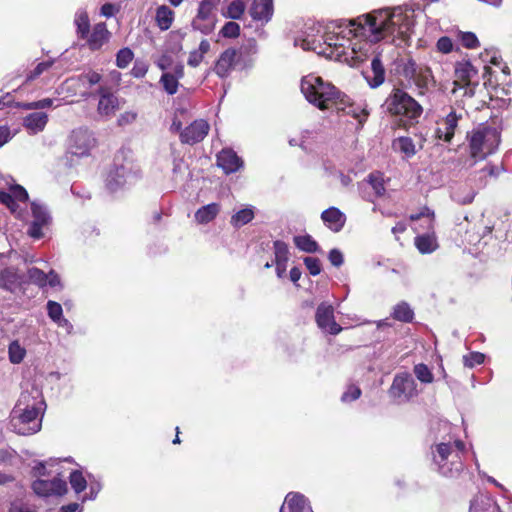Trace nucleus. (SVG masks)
Here are the masks:
<instances>
[{
	"instance_id": "nucleus-1",
	"label": "nucleus",
	"mask_w": 512,
	"mask_h": 512,
	"mask_svg": "<svg viewBox=\"0 0 512 512\" xmlns=\"http://www.w3.org/2000/svg\"><path fill=\"white\" fill-rule=\"evenodd\" d=\"M414 11L397 7L374 10L356 19L342 20L346 31L339 36H330L328 44L336 47L335 61L347 63L350 66L374 57L379 51V41L392 36V40L406 42L414 27Z\"/></svg>"
},
{
	"instance_id": "nucleus-2",
	"label": "nucleus",
	"mask_w": 512,
	"mask_h": 512,
	"mask_svg": "<svg viewBox=\"0 0 512 512\" xmlns=\"http://www.w3.org/2000/svg\"><path fill=\"white\" fill-rule=\"evenodd\" d=\"M43 405L37 389L22 392L10 414L11 430L19 435H32L40 431Z\"/></svg>"
},
{
	"instance_id": "nucleus-3",
	"label": "nucleus",
	"mask_w": 512,
	"mask_h": 512,
	"mask_svg": "<svg viewBox=\"0 0 512 512\" xmlns=\"http://www.w3.org/2000/svg\"><path fill=\"white\" fill-rule=\"evenodd\" d=\"M300 90L304 98L321 111L332 109L335 104H343V93L331 82L313 73L302 77Z\"/></svg>"
},
{
	"instance_id": "nucleus-4",
	"label": "nucleus",
	"mask_w": 512,
	"mask_h": 512,
	"mask_svg": "<svg viewBox=\"0 0 512 512\" xmlns=\"http://www.w3.org/2000/svg\"><path fill=\"white\" fill-rule=\"evenodd\" d=\"M465 444L461 440L441 442L431 448L433 463L444 477L457 478L464 469Z\"/></svg>"
},
{
	"instance_id": "nucleus-5",
	"label": "nucleus",
	"mask_w": 512,
	"mask_h": 512,
	"mask_svg": "<svg viewBox=\"0 0 512 512\" xmlns=\"http://www.w3.org/2000/svg\"><path fill=\"white\" fill-rule=\"evenodd\" d=\"M346 26H342V20L336 21L327 27V30L322 34L319 27L311 26L303 31L298 37L295 38V46L301 47L303 50H311L318 55H323L328 59L335 60L334 53L336 47L329 45L330 36H339L340 33L346 31ZM333 41H331L332 43Z\"/></svg>"
},
{
	"instance_id": "nucleus-6",
	"label": "nucleus",
	"mask_w": 512,
	"mask_h": 512,
	"mask_svg": "<svg viewBox=\"0 0 512 512\" xmlns=\"http://www.w3.org/2000/svg\"><path fill=\"white\" fill-rule=\"evenodd\" d=\"M470 156L477 160H484L493 154L501 142V126L497 121L480 124L468 135Z\"/></svg>"
},
{
	"instance_id": "nucleus-7",
	"label": "nucleus",
	"mask_w": 512,
	"mask_h": 512,
	"mask_svg": "<svg viewBox=\"0 0 512 512\" xmlns=\"http://www.w3.org/2000/svg\"><path fill=\"white\" fill-rule=\"evenodd\" d=\"M46 462H38L33 467V474L37 479L32 483L34 493L39 497L62 496L67 492V483L59 477V473L51 479L47 471Z\"/></svg>"
},
{
	"instance_id": "nucleus-8",
	"label": "nucleus",
	"mask_w": 512,
	"mask_h": 512,
	"mask_svg": "<svg viewBox=\"0 0 512 512\" xmlns=\"http://www.w3.org/2000/svg\"><path fill=\"white\" fill-rule=\"evenodd\" d=\"M387 110L396 116L414 120L422 114V107L408 93L394 89L385 102Z\"/></svg>"
},
{
	"instance_id": "nucleus-9",
	"label": "nucleus",
	"mask_w": 512,
	"mask_h": 512,
	"mask_svg": "<svg viewBox=\"0 0 512 512\" xmlns=\"http://www.w3.org/2000/svg\"><path fill=\"white\" fill-rule=\"evenodd\" d=\"M137 178L138 170L135 164L128 159L120 161L117 156L106 177V187L109 191L116 192L126 185L133 184Z\"/></svg>"
},
{
	"instance_id": "nucleus-10",
	"label": "nucleus",
	"mask_w": 512,
	"mask_h": 512,
	"mask_svg": "<svg viewBox=\"0 0 512 512\" xmlns=\"http://www.w3.org/2000/svg\"><path fill=\"white\" fill-rule=\"evenodd\" d=\"M388 393L396 403L403 404L415 398L419 392L412 375L404 372L394 376Z\"/></svg>"
},
{
	"instance_id": "nucleus-11",
	"label": "nucleus",
	"mask_w": 512,
	"mask_h": 512,
	"mask_svg": "<svg viewBox=\"0 0 512 512\" xmlns=\"http://www.w3.org/2000/svg\"><path fill=\"white\" fill-rule=\"evenodd\" d=\"M219 0H202L199 4L196 16L192 21L194 30L202 34H210L216 26V8Z\"/></svg>"
},
{
	"instance_id": "nucleus-12",
	"label": "nucleus",
	"mask_w": 512,
	"mask_h": 512,
	"mask_svg": "<svg viewBox=\"0 0 512 512\" xmlns=\"http://www.w3.org/2000/svg\"><path fill=\"white\" fill-rule=\"evenodd\" d=\"M96 139L93 133L84 128H78L72 131L69 137V151L76 156H87L95 147Z\"/></svg>"
},
{
	"instance_id": "nucleus-13",
	"label": "nucleus",
	"mask_w": 512,
	"mask_h": 512,
	"mask_svg": "<svg viewBox=\"0 0 512 512\" xmlns=\"http://www.w3.org/2000/svg\"><path fill=\"white\" fill-rule=\"evenodd\" d=\"M28 193L20 185H13L9 191H0V203L6 205L18 218L26 219L21 205L27 206Z\"/></svg>"
},
{
	"instance_id": "nucleus-14",
	"label": "nucleus",
	"mask_w": 512,
	"mask_h": 512,
	"mask_svg": "<svg viewBox=\"0 0 512 512\" xmlns=\"http://www.w3.org/2000/svg\"><path fill=\"white\" fill-rule=\"evenodd\" d=\"M31 211L33 220L27 233L34 239H40L44 236L43 229L48 227L51 217L46 206L35 201L31 203Z\"/></svg>"
},
{
	"instance_id": "nucleus-15",
	"label": "nucleus",
	"mask_w": 512,
	"mask_h": 512,
	"mask_svg": "<svg viewBox=\"0 0 512 512\" xmlns=\"http://www.w3.org/2000/svg\"><path fill=\"white\" fill-rule=\"evenodd\" d=\"M316 322L318 327L331 335H337L342 328L336 323L334 318V308L331 304L321 303L316 310Z\"/></svg>"
},
{
	"instance_id": "nucleus-16",
	"label": "nucleus",
	"mask_w": 512,
	"mask_h": 512,
	"mask_svg": "<svg viewBox=\"0 0 512 512\" xmlns=\"http://www.w3.org/2000/svg\"><path fill=\"white\" fill-rule=\"evenodd\" d=\"M465 112L463 110L451 109V111L439 121L437 136L445 142H450L455 135L460 121L463 120Z\"/></svg>"
},
{
	"instance_id": "nucleus-17",
	"label": "nucleus",
	"mask_w": 512,
	"mask_h": 512,
	"mask_svg": "<svg viewBox=\"0 0 512 512\" xmlns=\"http://www.w3.org/2000/svg\"><path fill=\"white\" fill-rule=\"evenodd\" d=\"M403 74L418 87L427 86L432 78L431 70L428 67L419 66L411 59L404 64Z\"/></svg>"
},
{
	"instance_id": "nucleus-18",
	"label": "nucleus",
	"mask_w": 512,
	"mask_h": 512,
	"mask_svg": "<svg viewBox=\"0 0 512 512\" xmlns=\"http://www.w3.org/2000/svg\"><path fill=\"white\" fill-rule=\"evenodd\" d=\"M209 128L207 121L203 119L195 120L181 131L180 140L182 143L190 145L201 142L208 134Z\"/></svg>"
},
{
	"instance_id": "nucleus-19",
	"label": "nucleus",
	"mask_w": 512,
	"mask_h": 512,
	"mask_svg": "<svg viewBox=\"0 0 512 512\" xmlns=\"http://www.w3.org/2000/svg\"><path fill=\"white\" fill-rule=\"evenodd\" d=\"M279 512H313V510L306 496L299 492H290L286 495Z\"/></svg>"
},
{
	"instance_id": "nucleus-20",
	"label": "nucleus",
	"mask_w": 512,
	"mask_h": 512,
	"mask_svg": "<svg viewBox=\"0 0 512 512\" xmlns=\"http://www.w3.org/2000/svg\"><path fill=\"white\" fill-rule=\"evenodd\" d=\"M184 77V66L182 63H177L173 66L172 71L163 72L160 77V84L164 91L169 95L177 93L179 88V80Z\"/></svg>"
},
{
	"instance_id": "nucleus-21",
	"label": "nucleus",
	"mask_w": 512,
	"mask_h": 512,
	"mask_svg": "<svg viewBox=\"0 0 512 512\" xmlns=\"http://www.w3.org/2000/svg\"><path fill=\"white\" fill-rule=\"evenodd\" d=\"M321 220L329 230L337 233L343 229L346 223V216L338 208L330 207L321 213Z\"/></svg>"
},
{
	"instance_id": "nucleus-22",
	"label": "nucleus",
	"mask_w": 512,
	"mask_h": 512,
	"mask_svg": "<svg viewBox=\"0 0 512 512\" xmlns=\"http://www.w3.org/2000/svg\"><path fill=\"white\" fill-rule=\"evenodd\" d=\"M332 109H335L337 112H343L344 114L356 119L360 126L363 125L369 114L365 108H361L360 106L351 103L349 97L344 93L343 104H335Z\"/></svg>"
},
{
	"instance_id": "nucleus-23",
	"label": "nucleus",
	"mask_w": 512,
	"mask_h": 512,
	"mask_svg": "<svg viewBox=\"0 0 512 512\" xmlns=\"http://www.w3.org/2000/svg\"><path fill=\"white\" fill-rule=\"evenodd\" d=\"M217 164L226 174L234 173L243 165L241 158L231 149H223L217 155Z\"/></svg>"
},
{
	"instance_id": "nucleus-24",
	"label": "nucleus",
	"mask_w": 512,
	"mask_h": 512,
	"mask_svg": "<svg viewBox=\"0 0 512 512\" xmlns=\"http://www.w3.org/2000/svg\"><path fill=\"white\" fill-rule=\"evenodd\" d=\"M236 57L237 51L233 48L223 51L214 66L215 73L221 78L227 77L234 67Z\"/></svg>"
},
{
	"instance_id": "nucleus-25",
	"label": "nucleus",
	"mask_w": 512,
	"mask_h": 512,
	"mask_svg": "<svg viewBox=\"0 0 512 512\" xmlns=\"http://www.w3.org/2000/svg\"><path fill=\"white\" fill-rule=\"evenodd\" d=\"M110 35L106 24L102 22L94 25L92 32H88V37L83 39L91 50H98L109 41Z\"/></svg>"
},
{
	"instance_id": "nucleus-26",
	"label": "nucleus",
	"mask_w": 512,
	"mask_h": 512,
	"mask_svg": "<svg viewBox=\"0 0 512 512\" xmlns=\"http://www.w3.org/2000/svg\"><path fill=\"white\" fill-rule=\"evenodd\" d=\"M274 12L273 0H253L250 15L254 20L267 23Z\"/></svg>"
},
{
	"instance_id": "nucleus-27",
	"label": "nucleus",
	"mask_w": 512,
	"mask_h": 512,
	"mask_svg": "<svg viewBox=\"0 0 512 512\" xmlns=\"http://www.w3.org/2000/svg\"><path fill=\"white\" fill-rule=\"evenodd\" d=\"M477 75V70L469 62L458 63L455 68V79L453 93H456L457 87L460 85H467V83L474 82Z\"/></svg>"
},
{
	"instance_id": "nucleus-28",
	"label": "nucleus",
	"mask_w": 512,
	"mask_h": 512,
	"mask_svg": "<svg viewBox=\"0 0 512 512\" xmlns=\"http://www.w3.org/2000/svg\"><path fill=\"white\" fill-rule=\"evenodd\" d=\"M48 122V115L44 112H33L23 119V126L29 134L42 132Z\"/></svg>"
},
{
	"instance_id": "nucleus-29",
	"label": "nucleus",
	"mask_w": 512,
	"mask_h": 512,
	"mask_svg": "<svg viewBox=\"0 0 512 512\" xmlns=\"http://www.w3.org/2000/svg\"><path fill=\"white\" fill-rule=\"evenodd\" d=\"M469 512H501L495 499L489 495L479 494L470 503Z\"/></svg>"
},
{
	"instance_id": "nucleus-30",
	"label": "nucleus",
	"mask_w": 512,
	"mask_h": 512,
	"mask_svg": "<svg viewBox=\"0 0 512 512\" xmlns=\"http://www.w3.org/2000/svg\"><path fill=\"white\" fill-rule=\"evenodd\" d=\"M274 255L277 276L279 278H283L287 268V261L289 255L288 246L282 241H275Z\"/></svg>"
},
{
	"instance_id": "nucleus-31",
	"label": "nucleus",
	"mask_w": 512,
	"mask_h": 512,
	"mask_svg": "<svg viewBox=\"0 0 512 512\" xmlns=\"http://www.w3.org/2000/svg\"><path fill=\"white\" fill-rule=\"evenodd\" d=\"M382 52L377 53L371 62V73L372 75H367L366 79L372 88H376L380 86L385 79V69L383 63L381 62L380 56Z\"/></svg>"
},
{
	"instance_id": "nucleus-32",
	"label": "nucleus",
	"mask_w": 512,
	"mask_h": 512,
	"mask_svg": "<svg viewBox=\"0 0 512 512\" xmlns=\"http://www.w3.org/2000/svg\"><path fill=\"white\" fill-rule=\"evenodd\" d=\"M100 99L98 103V112L102 116L109 117L118 109V99L112 94L100 89Z\"/></svg>"
},
{
	"instance_id": "nucleus-33",
	"label": "nucleus",
	"mask_w": 512,
	"mask_h": 512,
	"mask_svg": "<svg viewBox=\"0 0 512 512\" xmlns=\"http://www.w3.org/2000/svg\"><path fill=\"white\" fill-rule=\"evenodd\" d=\"M415 246L422 254H429L438 248L437 238L433 231L420 234L415 237Z\"/></svg>"
},
{
	"instance_id": "nucleus-34",
	"label": "nucleus",
	"mask_w": 512,
	"mask_h": 512,
	"mask_svg": "<svg viewBox=\"0 0 512 512\" xmlns=\"http://www.w3.org/2000/svg\"><path fill=\"white\" fill-rule=\"evenodd\" d=\"M20 276L13 267H7L0 271V287L13 292L19 287Z\"/></svg>"
},
{
	"instance_id": "nucleus-35",
	"label": "nucleus",
	"mask_w": 512,
	"mask_h": 512,
	"mask_svg": "<svg viewBox=\"0 0 512 512\" xmlns=\"http://www.w3.org/2000/svg\"><path fill=\"white\" fill-rule=\"evenodd\" d=\"M220 212V205L217 203H210L202 206L195 213V220L199 224H207L211 222Z\"/></svg>"
},
{
	"instance_id": "nucleus-36",
	"label": "nucleus",
	"mask_w": 512,
	"mask_h": 512,
	"mask_svg": "<svg viewBox=\"0 0 512 512\" xmlns=\"http://www.w3.org/2000/svg\"><path fill=\"white\" fill-rule=\"evenodd\" d=\"M155 20L160 30H168L174 20V11L166 5L159 6L156 10Z\"/></svg>"
},
{
	"instance_id": "nucleus-37",
	"label": "nucleus",
	"mask_w": 512,
	"mask_h": 512,
	"mask_svg": "<svg viewBox=\"0 0 512 512\" xmlns=\"http://www.w3.org/2000/svg\"><path fill=\"white\" fill-rule=\"evenodd\" d=\"M74 25L76 26V32L79 38H87L90 29V21L88 14L85 10L79 9L75 13Z\"/></svg>"
},
{
	"instance_id": "nucleus-38",
	"label": "nucleus",
	"mask_w": 512,
	"mask_h": 512,
	"mask_svg": "<svg viewBox=\"0 0 512 512\" xmlns=\"http://www.w3.org/2000/svg\"><path fill=\"white\" fill-rule=\"evenodd\" d=\"M254 218V210L252 207H246L237 211L232 215L230 223L233 227L239 228L251 222Z\"/></svg>"
},
{
	"instance_id": "nucleus-39",
	"label": "nucleus",
	"mask_w": 512,
	"mask_h": 512,
	"mask_svg": "<svg viewBox=\"0 0 512 512\" xmlns=\"http://www.w3.org/2000/svg\"><path fill=\"white\" fill-rule=\"evenodd\" d=\"M294 243L297 248L307 253L317 252L319 248L317 242L308 234L295 236Z\"/></svg>"
},
{
	"instance_id": "nucleus-40",
	"label": "nucleus",
	"mask_w": 512,
	"mask_h": 512,
	"mask_svg": "<svg viewBox=\"0 0 512 512\" xmlns=\"http://www.w3.org/2000/svg\"><path fill=\"white\" fill-rule=\"evenodd\" d=\"M394 147L407 158L414 156L417 152L416 145L410 137H399L394 141Z\"/></svg>"
},
{
	"instance_id": "nucleus-41",
	"label": "nucleus",
	"mask_w": 512,
	"mask_h": 512,
	"mask_svg": "<svg viewBox=\"0 0 512 512\" xmlns=\"http://www.w3.org/2000/svg\"><path fill=\"white\" fill-rule=\"evenodd\" d=\"M8 354H9V360L13 364H19L23 361L26 350L25 348L19 343V341L15 340L10 343L8 347Z\"/></svg>"
},
{
	"instance_id": "nucleus-42",
	"label": "nucleus",
	"mask_w": 512,
	"mask_h": 512,
	"mask_svg": "<svg viewBox=\"0 0 512 512\" xmlns=\"http://www.w3.org/2000/svg\"><path fill=\"white\" fill-rule=\"evenodd\" d=\"M414 313L410 306L405 303H399L395 306L393 311V317L396 320L402 321V322H410L413 319Z\"/></svg>"
},
{
	"instance_id": "nucleus-43",
	"label": "nucleus",
	"mask_w": 512,
	"mask_h": 512,
	"mask_svg": "<svg viewBox=\"0 0 512 512\" xmlns=\"http://www.w3.org/2000/svg\"><path fill=\"white\" fill-rule=\"evenodd\" d=\"M413 372L416 378L424 384H430L434 380L432 371L423 363L416 364L413 368Z\"/></svg>"
},
{
	"instance_id": "nucleus-44",
	"label": "nucleus",
	"mask_w": 512,
	"mask_h": 512,
	"mask_svg": "<svg viewBox=\"0 0 512 512\" xmlns=\"http://www.w3.org/2000/svg\"><path fill=\"white\" fill-rule=\"evenodd\" d=\"M70 484L73 490L79 494L87 488V479L83 476L82 472L75 470L70 474Z\"/></svg>"
},
{
	"instance_id": "nucleus-45",
	"label": "nucleus",
	"mask_w": 512,
	"mask_h": 512,
	"mask_svg": "<svg viewBox=\"0 0 512 512\" xmlns=\"http://www.w3.org/2000/svg\"><path fill=\"white\" fill-rule=\"evenodd\" d=\"M245 11V3L242 0H233L227 7L225 17L240 19Z\"/></svg>"
},
{
	"instance_id": "nucleus-46",
	"label": "nucleus",
	"mask_w": 512,
	"mask_h": 512,
	"mask_svg": "<svg viewBox=\"0 0 512 512\" xmlns=\"http://www.w3.org/2000/svg\"><path fill=\"white\" fill-rule=\"evenodd\" d=\"M410 218L413 221H422L428 230H432L434 227V211L427 207L423 208L419 214L411 215Z\"/></svg>"
},
{
	"instance_id": "nucleus-47",
	"label": "nucleus",
	"mask_w": 512,
	"mask_h": 512,
	"mask_svg": "<svg viewBox=\"0 0 512 512\" xmlns=\"http://www.w3.org/2000/svg\"><path fill=\"white\" fill-rule=\"evenodd\" d=\"M368 183L372 187L375 195L381 197L385 193L384 179L380 173H372L368 177Z\"/></svg>"
},
{
	"instance_id": "nucleus-48",
	"label": "nucleus",
	"mask_w": 512,
	"mask_h": 512,
	"mask_svg": "<svg viewBox=\"0 0 512 512\" xmlns=\"http://www.w3.org/2000/svg\"><path fill=\"white\" fill-rule=\"evenodd\" d=\"M54 104V99L45 98L39 101L25 102L18 104V107L24 110H38L51 107Z\"/></svg>"
},
{
	"instance_id": "nucleus-49",
	"label": "nucleus",
	"mask_w": 512,
	"mask_h": 512,
	"mask_svg": "<svg viewBox=\"0 0 512 512\" xmlns=\"http://www.w3.org/2000/svg\"><path fill=\"white\" fill-rule=\"evenodd\" d=\"M134 54L131 49L123 48L116 55V65L123 69L126 68L133 60Z\"/></svg>"
},
{
	"instance_id": "nucleus-50",
	"label": "nucleus",
	"mask_w": 512,
	"mask_h": 512,
	"mask_svg": "<svg viewBox=\"0 0 512 512\" xmlns=\"http://www.w3.org/2000/svg\"><path fill=\"white\" fill-rule=\"evenodd\" d=\"M46 308L49 318L54 323L64 317L62 306L58 302L49 300L47 302Z\"/></svg>"
},
{
	"instance_id": "nucleus-51",
	"label": "nucleus",
	"mask_w": 512,
	"mask_h": 512,
	"mask_svg": "<svg viewBox=\"0 0 512 512\" xmlns=\"http://www.w3.org/2000/svg\"><path fill=\"white\" fill-rule=\"evenodd\" d=\"M485 360V355L480 352H471L463 356V364L465 367L473 368L481 365Z\"/></svg>"
},
{
	"instance_id": "nucleus-52",
	"label": "nucleus",
	"mask_w": 512,
	"mask_h": 512,
	"mask_svg": "<svg viewBox=\"0 0 512 512\" xmlns=\"http://www.w3.org/2000/svg\"><path fill=\"white\" fill-rule=\"evenodd\" d=\"M28 277L30 281L40 287L47 285L48 275L38 268H31L28 270Z\"/></svg>"
},
{
	"instance_id": "nucleus-53",
	"label": "nucleus",
	"mask_w": 512,
	"mask_h": 512,
	"mask_svg": "<svg viewBox=\"0 0 512 512\" xmlns=\"http://www.w3.org/2000/svg\"><path fill=\"white\" fill-rule=\"evenodd\" d=\"M225 38H236L240 34V26L236 22H227L220 31Z\"/></svg>"
},
{
	"instance_id": "nucleus-54",
	"label": "nucleus",
	"mask_w": 512,
	"mask_h": 512,
	"mask_svg": "<svg viewBox=\"0 0 512 512\" xmlns=\"http://www.w3.org/2000/svg\"><path fill=\"white\" fill-rule=\"evenodd\" d=\"M53 65V61H44L37 64V66L27 75V81H32L48 71Z\"/></svg>"
},
{
	"instance_id": "nucleus-55",
	"label": "nucleus",
	"mask_w": 512,
	"mask_h": 512,
	"mask_svg": "<svg viewBox=\"0 0 512 512\" xmlns=\"http://www.w3.org/2000/svg\"><path fill=\"white\" fill-rule=\"evenodd\" d=\"M360 396H361V389L358 386L351 384L347 387L346 391L342 394L341 400H342V402L348 403V402L357 400Z\"/></svg>"
},
{
	"instance_id": "nucleus-56",
	"label": "nucleus",
	"mask_w": 512,
	"mask_h": 512,
	"mask_svg": "<svg viewBox=\"0 0 512 512\" xmlns=\"http://www.w3.org/2000/svg\"><path fill=\"white\" fill-rule=\"evenodd\" d=\"M304 263L309 273L313 276L320 274L321 272V262L318 258L315 257H305Z\"/></svg>"
},
{
	"instance_id": "nucleus-57",
	"label": "nucleus",
	"mask_w": 512,
	"mask_h": 512,
	"mask_svg": "<svg viewBox=\"0 0 512 512\" xmlns=\"http://www.w3.org/2000/svg\"><path fill=\"white\" fill-rule=\"evenodd\" d=\"M102 489V485L100 481L94 479L91 475H89V494L86 495L83 500H93L97 497L98 493Z\"/></svg>"
},
{
	"instance_id": "nucleus-58",
	"label": "nucleus",
	"mask_w": 512,
	"mask_h": 512,
	"mask_svg": "<svg viewBox=\"0 0 512 512\" xmlns=\"http://www.w3.org/2000/svg\"><path fill=\"white\" fill-rule=\"evenodd\" d=\"M461 40L463 46L469 49L476 48L479 45V41L476 35L472 32L463 33Z\"/></svg>"
},
{
	"instance_id": "nucleus-59",
	"label": "nucleus",
	"mask_w": 512,
	"mask_h": 512,
	"mask_svg": "<svg viewBox=\"0 0 512 512\" xmlns=\"http://www.w3.org/2000/svg\"><path fill=\"white\" fill-rule=\"evenodd\" d=\"M186 114H187V111L185 109H178L175 112V115H174V118H173V121H172V124L170 127L171 131L181 133L183 123L180 118L184 117Z\"/></svg>"
},
{
	"instance_id": "nucleus-60",
	"label": "nucleus",
	"mask_w": 512,
	"mask_h": 512,
	"mask_svg": "<svg viewBox=\"0 0 512 512\" xmlns=\"http://www.w3.org/2000/svg\"><path fill=\"white\" fill-rule=\"evenodd\" d=\"M100 80H101V75L95 71H88L87 73H84L80 76V81L84 84L87 83L90 86L99 83Z\"/></svg>"
},
{
	"instance_id": "nucleus-61",
	"label": "nucleus",
	"mask_w": 512,
	"mask_h": 512,
	"mask_svg": "<svg viewBox=\"0 0 512 512\" xmlns=\"http://www.w3.org/2000/svg\"><path fill=\"white\" fill-rule=\"evenodd\" d=\"M137 118V113L134 111H126L118 117L117 123L119 126H126L132 124Z\"/></svg>"
},
{
	"instance_id": "nucleus-62",
	"label": "nucleus",
	"mask_w": 512,
	"mask_h": 512,
	"mask_svg": "<svg viewBox=\"0 0 512 512\" xmlns=\"http://www.w3.org/2000/svg\"><path fill=\"white\" fill-rule=\"evenodd\" d=\"M148 71V65L142 61H136L131 70V74L136 78H142Z\"/></svg>"
},
{
	"instance_id": "nucleus-63",
	"label": "nucleus",
	"mask_w": 512,
	"mask_h": 512,
	"mask_svg": "<svg viewBox=\"0 0 512 512\" xmlns=\"http://www.w3.org/2000/svg\"><path fill=\"white\" fill-rule=\"evenodd\" d=\"M328 259L335 267L341 266L344 261L342 252L336 248L329 252Z\"/></svg>"
},
{
	"instance_id": "nucleus-64",
	"label": "nucleus",
	"mask_w": 512,
	"mask_h": 512,
	"mask_svg": "<svg viewBox=\"0 0 512 512\" xmlns=\"http://www.w3.org/2000/svg\"><path fill=\"white\" fill-rule=\"evenodd\" d=\"M9 512H34L27 503L22 500H15L11 503Z\"/></svg>"
}]
</instances>
